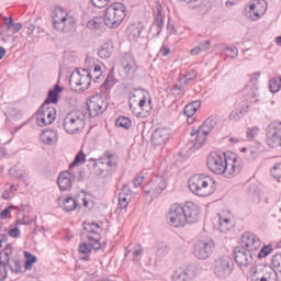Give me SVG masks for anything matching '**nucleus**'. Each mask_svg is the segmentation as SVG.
I'll use <instances>...</instances> for the list:
<instances>
[{"mask_svg":"<svg viewBox=\"0 0 281 281\" xmlns=\"http://www.w3.org/2000/svg\"><path fill=\"white\" fill-rule=\"evenodd\" d=\"M144 254V249L142 248V245H137L134 248V252L133 256L137 257V256H142Z\"/></svg>","mask_w":281,"mask_h":281,"instance_id":"58","label":"nucleus"},{"mask_svg":"<svg viewBox=\"0 0 281 281\" xmlns=\"http://www.w3.org/2000/svg\"><path fill=\"white\" fill-rule=\"evenodd\" d=\"M4 25H7V30H12V26L14 25V19L4 18Z\"/></svg>","mask_w":281,"mask_h":281,"instance_id":"57","label":"nucleus"},{"mask_svg":"<svg viewBox=\"0 0 281 281\" xmlns=\"http://www.w3.org/2000/svg\"><path fill=\"white\" fill-rule=\"evenodd\" d=\"M153 27L157 29V35L161 34V30H164V15L161 14V9H158L157 11Z\"/></svg>","mask_w":281,"mask_h":281,"instance_id":"35","label":"nucleus"},{"mask_svg":"<svg viewBox=\"0 0 281 281\" xmlns=\"http://www.w3.org/2000/svg\"><path fill=\"white\" fill-rule=\"evenodd\" d=\"M27 27V34L32 35L34 34V30H36V27L34 26V24H30Z\"/></svg>","mask_w":281,"mask_h":281,"instance_id":"64","label":"nucleus"},{"mask_svg":"<svg viewBox=\"0 0 281 281\" xmlns=\"http://www.w3.org/2000/svg\"><path fill=\"white\" fill-rule=\"evenodd\" d=\"M12 27H13L14 32H21V30H23V24H21V23L14 24L13 23Z\"/></svg>","mask_w":281,"mask_h":281,"instance_id":"62","label":"nucleus"},{"mask_svg":"<svg viewBox=\"0 0 281 281\" xmlns=\"http://www.w3.org/2000/svg\"><path fill=\"white\" fill-rule=\"evenodd\" d=\"M53 27L59 34H69L76 27V19L64 11L63 8H57L53 15Z\"/></svg>","mask_w":281,"mask_h":281,"instance_id":"4","label":"nucleus"},{"mask_svg":"<svg viewBox=\"0 0 281 281\" xmlns=\"http://www.w3.org/2000/svg\"><path fill=\"white\" fill-rule=\"evenodd\" d=\"M89 72L91 74V80H93V82H99L100 78H102V66L94 65Z\"/></svg>","mask_w":281,"mask_h":281,"instance_id":"40","label":"nucleus"},{"mask_svg":"<svg viewBox=\"0 0 281 281\" xmlns=\"http://www.w3.org/2000/svg\"><path fill=\"white\" fill-rule=\"evenodd\" d=\"M128 203H131V198L119 193V207H120V210H126V207H128Z\"/></svg>","mask_w":281,"mask_h":281,"instance_id":"47","label":"nucleus"},{"mask_svg":"<svg viewBox=\"0 0 281 281\" xmlns=\"http://www.w3.org/2000/svg\"><path fill=\"white\" fill-rule=\"evenodd\" d=\"M102 18H93L87 23L88 30H102Z\"/></svg>","mask_w":281,"mask_h":281,"instance_id":"42","label":"nucleus"},{"mask_svg":"<svg viewBox=\"0 0 281 281\" xmlns=\"http://www.w3.org/2000/svg\"><path fill=\"white\" fill-rule=\"evenodd\" d=\"M234 227V224L232 223V220L229 217H223L220 215L218 217V232L222 234H226V232H229Z\"/></svg>","mask_w":281,"mask_h":281,"instance_id":"28","label":"nucleus"},{"mask_svg":"<svg viewBox=\"0 0 281 281\" xmlns=\"http://www.w3.org/2000/svg\"><path fill=\"white\" fill-rule=\"evenodd\" d=\"M116 126H120L121 128H131L133 126V123L131 122V119L125 116H119L115 121Z\"/></svg>","mask_w":281,"mask_h":281,"instance_id":"43","label":"nucleus"},{"mask_svg":"<svg viewBox=\"0 0 281 281\" xmlns=\"http://www.w3.org/2000/svg\"><path fill=\"white\" fill-rule=\"evenodd\" d=\"M267 13V1L266 0H254L248 8L245 9V15L252 21L265 16Z\"/></svg>","mask_w":281,"mask_h":281,"instance_id":"15","label":"nucleus"},{"mask_svg":"<svg viewBox=\"0 0 281 281\" xmlns=\"http://www.w3.org/2000/svg\"><path fill=\"white\" fill-rule=\"evenodd\" d=\"M214 251V241H203L200 240L195 244L194 256L200 260H207L212 252Z\"/></svg>","mask_w":281,"mask_h":281,"instance_id":"21","label":"nucleus"},{"mask_svg":"<svg viewBox=\"0 0 281 281\" xmlns=\"http://www.w3.org/2000/svg\"><path fill=\"white\" fill-rule=\"evenodd\" d=\"M241 243L248 251L256 254L260 247H262V240L260 237L251 232L244 233Z\"/></svg>","mask_w":281,"mask_h":281,"instance_id":"20","label":"nucleus"},{"mask_svg":"<svg viewBox=\"0 0 281 281\" xmlns=\"http://www.w3.org/2000/svg\"><path fill=\"white\" fill-rule=\"evenodd\" d=\"M170 251V248L166 245H160L157 248V252L156 256H158V258H164V256H168Z\"/></svg>","mask_w":281,"mask_h":281,"instance_id":"50","label":"nucleus"},{"mask_svg":"<svg viewBox=\"0 0 281 281\" xmlns=\"http://www.w3.org/2000/svg\"><path fill=\"white\" fill-rule=\"evenodd\" d=\"M167 221H169L171 227H186L188 223L183 213V206L172 204L167 214Z\"/></svg>","mask_w":281,"mask_h":281,"instance_id":"14","label":"nucleus"},{"mask_svg":"<svg viewBox=\"0 0 281 281\" xmlns=\"http://www.w3.org/2000/svg\"><path fill=\"white\" fill-rule=\"evenodd\" d=\"M216 124H218V119L216 116H210L204 121L203 125H201L199 130H193L191 132V137L195 136L193 142L194 148H201L205 144L207 135L212 133Z\"/></svg>","mask_w":281,"mask_h":281,"instance_id":"6","label":"nucleus"},{"mask_svg":"<svg viewBox=\"0 0 281 281\" xmlns=\"http://www.w3.org/2000/svg\"><path fill=\"white\" fill-rule=\"evenodd\" d=\"M60 93H63V88L59 85H55L53 90L48 91V95L44 102V104H58V98H60Z\"/></svg>","mask_w":281,"mask_h":281,"instance_id":"26","label":"nucleus"},{"mask_svg":"<svg viewBox=\"0 0 281 281\" xmlns=\"http://www.w3.org/2000/svg\"><path fill=\"white\" fill-rule=\"evenodd\" d=\"M199 106H201V102L194 101L184 106L183 113L187 117H192L196 111H199Z\"/></svg>","mask_w":281,"mask_h":281,"instance_id":"31","label":"nucleus"},{"mask_svg":"<svg viewBox=\"0 0 281 281\" xmlns=\"http://www.w3.org/2000/svg\"><path fill=\"white\" fill-rule=\"evenodd\" d=\"M160 56H168L170 54V48L168 46H162L159 50Z\"/></svg>","mask_w":281,"mask_h":281,"instance_id":"60","label":"nucleus"},{"mask_svg":"<svg viewBox=\"0 0 281 281\" xmlns=\"http://www.w3.org/2000/svg\"><path fill=\"white\" fill-rule=\"evenodd\" d=\"M182 211L184 213V218L187 223H189L190 225L199 223V218H201V209H199V205L193 202H187L182 206Z\"/></svg>","mask_w":281,"mask_h":281,"instance_id":"22","label":"nucleus"},{"mask_svg":"<svg viewBox=\"0 0 281 281\" xmlns=\"http://www.w3.org/2000/svg\"><path fill=\"white\" fill-rule=\"evenodd\" d=\"M142 34V27L137 26L135 24H132L127 27V35L130 36V38H139Z\"/></svg>","mask_w":281,"mask_h":281,"instance_id":"39","label":"nucleus"},{"mask_svg":"<svg viewBox=\"0 0 281 281\" xmlns=\"http://www.w3.org/2000/svg\"><path fill=\"white\" fill-rule=\"evenodd\" d=\"M115 85V78L112 75H108L104 82L100 86L101 93H106Z\"/></svg>","mask_w":281,"mask_h":281,"instance_id":"38","label":"nucleus"},{"mask_svg":"<svg viewBox=\"0 0 281 281\" xmlns=\"http://www.w3.org/2000/svg\"><path fill=\"white\" fill-rule=\"evenodd\" d=\"M189 190L196 196H211L216 192V180L210 176L195 175L189 179Z\"/></svg>","mask_w":281,"mask_h":281,"instance_id":"2","label":"nucleus"},{"mask_svg":"<svg viewBox=\"0 0 281 281\" xmlns=\"http://www.w3.org/2000/svg\"><path fill=\"white\" fill-rule=\"evenodd\" d=\"M10 173L13 175L15 179H26L30 171L25 167L19 168V166H15L10 169Z\"/></svg>","mask_w":281,"mask_h":281,"instance_id":"29","label":"nucleus"},{"mask_svg":"<svg viewBox=\"0 0 281 281\" xmlns=\"http://www.w3.org/2000/svg\"><path fill=\"white\" fill-rule=\"evenodd\" d=\"M115 155L111 154V151H105L103 154V157L101 158V164H105L109 166V168H115L117 166V162L114 161Z\"/></svg>","mask_w":281,"mask_h":281,"instance_id":"34","label":"nucleus"},{"mask_svg":"<svg viewBox=\"0 0 281 281\" xmlns=\"http://www.w3.org/2000/svg\"><path fill=\"white\" fill-rule=\"evenodd\" d=\"M199 276V269L194 263L188 265L184 269H177L171 279L172 281H193Z\"/></svg>","mask_w":281,"mask_h":281,"instance_id":"18","label":"nucleus"},{"mask_svg":"<svg viewBox=\"0 0 281 281\" xmlns=\"http://www.w3.org/2000/svg\"><path fill=\"white\" fill-rule=\"evenodd\" d=\"M170 139V130L165 127H159L151 134L153 146L159 147L165 146L166 142Z\"/></svg>","mask_w":281,"mask_h":281,"instance_id":"23","label":"nucleus"},{"mask_svg":"<svg viewBox=\"0 0 281 281\" xmlns=\"http://www.w3.org/2000/svg\"><path fill=\"white\" fill-rule=\"evenodd\" d=\"M12 212V206H8L4 210L1 211L0 213V218L4 220L8 218V214Z\"/></svg>","mask_w":281,"mask_h":281,"instance_id":"56","label":"nucleus"},{"mask_svg":"<svg viewBox=\"0 0 281 281\" xmlns=\"http://www.w3.org/2000/svg\"><path fill=\"white\" fill-rule=\"evenodd\" d=\"M269 89L272 93H278L281 89V77H273L269 80Z\"/></svg>","mask_w":281,"mask_h":281,"instance_id":"41","label":"nucleus"},{"mask_svg":"<svg viewBox=\"0 0 281 281\" xmlns=\"http://www.w3.org/2000/svg\"><path fill=\"white\" fill-rule=\"evenodd\" d=\"M270 175L272 178L277 179L279 183H281V162H278L273 166V168L270 171Z\"/></svg>","mask_w":281,"mask_h":281,"instance_id":"45","label":"nucleus"},{"mask_svg":"<svg viewBox=\"0 0 281 281\" xmlns=\"http://www.w3.org/2000/svg\"><path fill=\"white\" fill-rule=\"evenodd\" d=\"M260 128L258 127H249L246 132L247 135V139L249 142H254V139H256V136H258Z\"/></svg>","mask_w":281,"mask_h":281,"instance_id":"49","label":"nucleus"},{"mask_svg":"<svg viewBox=\"0 0 281 281\" xmlns=\"http://www.w3.org/2000/svg\"><path fill=\"white\" fill-rule=\"evenodd\" d=\"M119 194H124V196L131 199L133 191L131 190V187H128V184H124Z\"/></svg>","mask_w":281,"mask_h":281,"instance_id":"53","label":"nucleus"},{"mask_svg":"<svg viewBox=\"0 0 281 281\" xmlns=\"http://www.w3.org/2000/svg\"><path fill=\"white\" fill-rule=\"evenodd\" d=\"M196 76H198L196 70H194V69L188 70L183 75V77H181L179 79L180 85H182V86L178 87L179 91H183V85H188L189 82H192V80L196 79Z\"/></svg>","mask_w":281,"mask_h":281,"instance_id":"27","label":"nucleus"},{"mask_svg":"<svg viewBox=\"0 0 281 281\" xmlns=\"http://www.w3.org/2000/svg\"><path fill=\"white\" fill-rule=\"evenodd\" d=\"M142 183H144V176H138L134 180V188H139V186H142Z\"/></svg>","mask_w":281,"mask_h":281,"instance_id":"59","label":"nucleus"},{"mask_svg":"<svg viewBox=\"0 0 281 281\" xmlns=\"http://www.w3.org/2000/svg\"><path fill=\"white\" fill-rule=\"evenodd\" d=\"M56 120V108L49 106L45 103L37 110L36 123L37 126H49Z\"/></svg>","mask_w":281,"mask_h":281,"instance_id":"13","label":"nucleus"},{"mask_svg":"<svg viewBox=\"0 0 281 281\" xmlns=\"http://www.w3.org/2000/svg\"><path fill=\"white\" fill-rule=\"evenodd\" d=\"M251 281H277L278 272L269 266H254L250 269Z\"/></svg>","mask_w":281,"mask_h":281,"instance_id":"11","label":"nucleus"},{"mask_svg":"<svg viewBox=\"0 0 281 281\" xmlns=\"http://www.w3.org/2000/svg\"><path fill=\"white\" fill-rule=\"evenodd\" d=\"M168 187V183L166 182V178L155 176L150 179L148 184L144 187L145 194H150L154 199L158 194H161L164 192V189Z\"/></svg>","mask_w":281,"mask_h":281,"instance_id":"17","label":"nucleus"},{"mask_svg":"<svg viewBox=\"0 0 281 281\" xmlns=\"http://www.w3.org/2000/svg\"><path fill=\"white\" fill-rule=\"evenodd\" d=\"M199 46H200V49H201L202 52H207V49H210V47H212V41L206 40V41H204V42H201V43L199 44Z\"/></svg>","mask_w":281,"mask_h":281,"instance_id":"54","label":"nucleus"},{"mask_svg":"<svg viewBox=\"0 0 281 281\" xmlns=\"http://www.w3.org/2000/svg\"><path fill=\"white\" fill-rule=\"evenodd\" d=\"M256 258V254L247 250V248L237 247L234 250V259L237 262L238 267H249V265H254V259Z\"/></svg>","mask_w":281,"mask_h":281,"instance_id":"19","label":"nucleus"},{"mask_svg":"<svg viewBox=\"0 0 281 281\" xmlns=\"http://www.w3.org/2000/svg\"><path fill=\"white\" fill-rule=\"evenodd\" d=\"M126 5L122 2H114L106 8L104 13V24L110 30H117L119 25L124 23L127 14Z\"/></svg>","mask_w":281,"mask_h":281,"instance_id":"3","label":"nucleus"},{"mask_svg":"<svg viewBox=\"0 0 281 281\" xmlns=\"http://www.w3.org/2000/svg\"><path fill=\"white\" fill-rule=\"evenodd\" d=\"M76 207H78V199L68 196L64 200L63 210H65V212H74Z\"/></svg>","mask_w":281,"mask_h":281,"instance_id":"32","label":"nucleus"},{"mask_svg":"<svg viewBox=\"0 0 281 281\" xmlns=\"http://www.w3.org/2000/svg\"><path fill=\"white\" fill-rule=\"evenodd\" d=\"M83 229L86 233H82L83 235L87 234L88 243L95 249H104L106 247V241L103 244L100 243L102 236L100 235V232H102V226L100 224L92 222L87 223L83 222Z\"/></svg>","mask_w":281,"mask_h":281,"instance_id":"8","label":"nucleus"},{"mask_svg":"<svg viewBox=\"0 0 281 281\" xmlns=\"http://www.w3.org/2000/svg\"><path fill=\"white\" fill-rule=\"evenodd\" d=\"M201 52H203V50H201V46H196L191 49L192 56H199V54H201Z\"/></svg>","mask_w":281,"mask_h":281,"instance_id":"61","label":"nucleus"},{"mask_svg":"<svg viewBox=\"0 0 281 281\" xmlns=\"http://www.w3.org/2000/svg\"><path fill=\"white\" fill-rule=\"evenodd\" d=\"M232 164L227 161L225 154L212 153L206 158V166L214 175H224L225 177H236L243 172L245 165L243 160L233 158Z\"/></svg>","mask_w":281,"mask_h":281,"instance_id":"1","label":"nucleus"},{"mask_svg":"<svg viewBox=\"0 0 281 281\" xmlns=\"http://www.w3.org/2000/svg\"><path fill=\"white\" fill-rule=\"evenodd\" d=\"M91 72L89 69H77L70 75L69 85L80 87L81 91H87L91 87Z\"/></svg>","mask_w":281,"mask_h":281,"instance_id":"12","label":"nucleus"},{"mask_svg":"<svg viewBox=\"0 0 281 281\" xmlns=\"http://www.w3.org/2000/svg\"><path fill=\"white\" fill-rule=\"evenodd\" d=\"M85 159H87V156L85 155V153L82 150H80L74 161L69 165V168H76V166H78V164H82V161H85Z\"/></svg>","mask_w":281,"mask_h":281,"instance_id":"46","label":"nucleus"},{"mask_svg":"<svg viewBox=\"0 0 281 281\" xmlns=\"http://www.w3.org/2000/svg\"><path fill=\"white\" fill-rule=\"evenodd\" d=\"M8 267L12 273H21V259L19 257H12L11 254Z\"/></svg>","mask_w":281,"mask_h":281,"instance_id":"30","label":"nucleus"},{"mask_svg":"<svg viewBox=\"0 0 281 281\" xmlns=\"http://www.w3.org/2000/svg\"><path fill=\"white\" fill-rule=\"evenodd\" d=\"M91 249H95V248L91 245V243L88 241V244L87 243L80 244L78 251H79V254L87 255V254H91Z\"/></svg>","mask_w":281,"mask_h":281,"instance_id":"48","label":"nucleus"},{"mask_svg":"<svg viewBox=\"0 0 281 281\" xmlns=\"http://www.w3.org/2000/svg\"><path fill=\"white\" fill-rule=\"evenodd\" d=\"M8 234L11 238H19V236H21V229H19V227H13L8 232Z\"/></svg>","mask_w":281,"mask_h":281,"instance_id":"55","label":"nucleus"},{"mask_svg":"<svg viewBox=\"0 0 281 281\" xmlns=\"http://www.w3.org/2000/svg\"><path fill=\"white\" fill-rule=\"evenodd\" d=\"M270 254H273V245L269 244L267 246H262V248L258 251H256V258L259 260H262V258H267V256H270Z\"/></svg>","mask_w":281,"mask_h":281,"instance_id":"36","label":"nucleus"},{"mask_svg":"<svg viewBox=\"0 0 281 281\" xmlns=\"http://www.w3.org/2000/svg\"><path fill=\"white\" fill-rule=\"evenodd\" d=\"M111 54H113V50H111L109 47H102L99 50L100 58H111Z\"/></svg>","mask_w":281,"mask_h":281,"instance_id":"51","label":"nucleus"},{"mask_svg":"<svg viewBox=\"0 0 281 281\" xmlns=\"http://www.w3.org/2000/svg\"><path fill=\"white\" fill-rule=\"evenodd\" d=\"M24 258H25V262H24L25 270L31 271L32 265L37 262V258L36 256L32 255V252H29V251H24Z\"/></svg>","mask_w":281,"mask_h":281,"instance_id":"37","label":"nucleus"},{"mask_svg":"<svg viewBox=\"0 0 281 281\" xmlns=\"http://www.w3.org/2000/svg\"><path fill=\"white\" fill-rule=\"evenodd\" d=\"M85 114L80 111L69 112L64 119V130L66 133L74 135L85 128Z\"/></svg>","mask_w":281,"mask_h":281,"instance_id":"7","label":"nucleus"},{"mask_svg":"<svg viewBox=\"0 0 281 281\" xmlns=\"http://www.w3.org/2000/svg\"><path fill=\"white\" fill-rule=\"evenodd\" d=\"M12 255L11 248H4L0 252V281L8 279V265H10V256Z\"/></svg>","mask_w":281,"mask_h":281,"instance_id":"24","label":"nucleus"},{"mask_svg":"<svg viewBox=\"0 0 281 281\" xmlns=\"http://www.w3.org/2000/svg\"><path fill=\"white\" fill-rule=\"evenodd\" d=\"M228 52H231L232 58H236V56H238V48L233 47V48H228Z\"/></svg>","mask_w":281,"mask_h":281,"instance_id":"63","label":"nucleus"},{"mask_svg":"<svg viewBox=\"0 0 281 281\" xmlns=\"http://www.w3.org/2000/svg\"><path fill=\"white\" fill-rule=\"evenodd\" d=\"M121 66L123 69V74H125V78L127 80H135V77L137 76V71L139 69L135 57H133V55L131 54H125L121 60Z\"/></svg>","mask_w":281,"mask_h":281,"instance_id":"16","label":"nucleus"},{"mask_svg":"<svg viewBox=\"0 0 281 281\" xmlns=\"http://www.w3.org/2000/svg\"><path fill=\"white\" fill-rule=\"evenodd\" d=\"M130 109L136 117H147L153 111V101L149 99L146 103V97L142 94H132L128 99Z\"/></svg>","mask_w":281,"mask_h":281,"instance_id":"5","label":"nucleus"},{"mask_svg":"<svg viewBox=\"0 0 281 281\" xmlns=\"http://www.w3.org/2000/svg\"><path fill=\"white\" fill-rule=\"evenodd\" d=\"M54 137H56V134L54 133V131L48 130V131L42 132L40 139L43 144H45L46 146H49V144L54 142Z\"/></svg>","mask_w":281,"mask_h":281,"instance_id":"33","label":"nucleus"},{"mask_svg":"<svg viewBox=\"0 0 281 281\" xmlns=\"http://www.w3.org/2000/svg\"><path fill=\"white\" fill-rule=\"evenodd\" d=\"M234 271V260L229 256H223L214 261V273L216 278L227 280Z\"/></svg>","mask_w":281,"mask_h":281,"instance_id":"10","label":"nucleus"},{"mask_svg":"<svg viewBox=\"0 0 281 281\" xmlns=\"http://www.w3.org/2000/svg\"><path fill=\"white\" fill-rule=\"evenodd\" d=\"M111 0H91L92 5H94V8H105V5H109V2Z\"/></svg>","mask_w":281,"mask_h":281,"instance_id":"52","label":"nucleus"},{"mask_svg":"<svg viewBox=\"0 0 281 281\" xmlns=\"http://www.w3.org/2000/svg\"><path fill=\"white\" fill-rule=\"evenodd\" d=\"M271 266L276 272L280 271V269H281V252H278L272 256Z\"/></svg>","mask_w":281,"mask_h":281,"instance_id":"44","label":"nucleus"},{"mask_svg":"<svg viewBox=\"0 0 281 281\" xmlns=\"http://www.w3.org/2000/svg\"><path fill=\"white\" fill-rule=\"evenodd\" d=\"M71 173L69 171H63L59 173L57 179V186L61 192H67L71 190Z\"/></svg>","mask_w":281,"mask_h":281,"instance_id":"25","label":"nucleus"},{"mask_svg":"<svg viewBox=\"0 0 281 281\" xmlns=\"http://www.w3.org/2000/svg\"><path fill=\"white\" fill-rule=\"evenodd\" d=\"M87 109L89 111V117H98V115H102V113L109 109L106 97H102V94L90 97V99L87 100Z\"/></svg>","mask_w":281,"mask_h":281,"instance_id":"9","label":"nucleus"}]
</instances>
